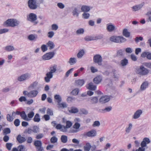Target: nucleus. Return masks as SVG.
I'll return each instance as SVG.
<instances>
[{
  "label": "nucleus",
  "instance_id": "1",
  "mask_svg": "<svg viewBox=\"0 0 151 151\" xmlns=\"http://www.w3.org/2000/svg\"><path fill=\"white\" fill-rule=\"evenodd\" d=\"M19 24V21L17 20L14 19H7L5 21L4 24L7 26L14 27L17 26Z\"/></svg>",
  "mask_w": 151,
  "mask_h": 151
},
{
  "label": "nucleus",
  "instance_id": "2",
  "mask_svg": "<svg viewBox=\"0 0 151 151\" xmlns=\"http://www.w3.org/2000/svg\"><path fill=\"white\" fill-rule=\"evenodd\" d=\"M110 40L111 42L118 43H123L126 41V39L123 37L115 36H111Z\"/></svg>",
  "mask_w": 151,
  "mask_h": 151
},
{
  "label": "nucleus",
  "instance_id": "3",
  "mask_svg": "<svg viewBox=\"0 0 151 151\" xmlns=\"http://www.w3.org/2000/svg\"><path fill=\"white\" fill-rule=\"evenodd\" d=\"M136 73L141 75H146L149 73V70L142 65L140 66L139 68L137 69Z\"/></svg>",
  "mask_w": 151,
  "mask_h": 151
},
{
  "label": "nucleus",
  "instance_id": "4",
  "mask_svg": "<svg viewBox=\"0 0 151 151\" xmlns=\"http://www.w3.org/2000/svg\"><path fill=\"white\" fill-rule=\"evenodd\" d=\"M27 19L28 21L34 23V25L37 24L38 22L37 21H35L37 19L36 15L33 13H31L28 15Z\"/></svg>",
  "mask_w": 151,
  "mask_h": 151
},
{
  "label": "nucleus",
  "instance_id": "5",
  "mask_svg": "<svg viewBox=\"0 0 151 151\" xmlns=\"http://www.w3.org/2000/svg\"><path fill=\"white\" fill-rule=\"evenodd\" d=\"M37 0H29L28 2V6L31 9L34 10L37 8Z\"/></svg>",
  "mask_w": 151,
  "mask_h": 151
},
{
  "label": "nucleus",
  "instance_id": "6",
  "mask_svg": "<svg viewBox=\"0 0 151 151\" xmlns=\"http://www.w3.org/2000/svg\"><path fill=\"white\" fill-rule=\"evenodd\" d=\"M30 77V74L28 73H27L23 74L19 76L17 80L19 81H23L29 79Z\"/></svg>",
  "mask_w": 151,
  "mask_h": 151
},
{
  "label": "nucleus",
  "instance_id": "7",
  "mask_svg": "<svg viewBox=\"0 0 151 151\" xmlns=\"http://www.w3.org/2000/svg\"><path fill=\"white\" fill-rule=\"evenodd\" d=\"M55 54L54 52H50L46 53L42 56V58L43 60H49L53 58Z\"/></svg>",
  "mask_w": 151,
  "mask_h": 151
},
{
  "label": "nucleus",
  "instance_id": "8",
  "mask_svg": "<svg viewBox=\"0 0 151 151\" xmlns=\"http://www.w3.org/2000/svg\"><path fill=\"white\" fill-rule=\"evenodd\" d=\"M93 60L95 63H97L99 65H101L102 58L100 55H95L93 57Z\"/></svg>",
  "mask_w": 151,
  "mask_h": 151
},
{
  "label": "nucleus",
  "instance_id": "9",
  "mask_svg": "<svg viewBox=\"0 0 151 151\" xmlns=\"http://www.w3.org/2000/svg\"><path fill=\"white\" fill-rule=\"evenodd\" d=\"M110 100V97L108 96H103L101 97L99 99V101L102 104L106 103Z\"/></svg>",
  "mask_w": 151,
  "mask_h": 151
},
{
  "label": "nucleus",
  "instance_id": "10",
  "mask_svg": "<svg viewBox=\"0 0 151 151\" xmlns=\"http://www.w3.org/2000/svg\"><path fill=\"white\" fill-rule=\"evenodd\" d=\"M106 29L109 32H112L116 29L115 26L111 23L106 24Z\"/></svg>",
  "mask_w": 151,
  "mask_h": 151
},
{
  "label": "nucleus",
  "instance_id": "11",
  "mask_svg": "<svg viewBox=\"0 0 151 151\" xmlns=\"http://www.w3.org/2000/svg\"><path fill=\"white\" fill-rule=\"evenodd\" d=\"M144 5V3L137 5H135L132 7V9L133 12H136L140 10Z\"/></svg>",
  "mask_w": 151,
  "mask_h": 151
},
{
  "label": "nucleus",
  "instance_id": "12",
  "mask_svg": "<svg viewBox=\"0 0 151 151\" xmlns=\"http://www.w3.org/2000/svg\"><path fill=\"white\" fill-rule=\"evenodd\" d=\"M142 111L141 109L137 110L134 113V114L132 116V118L134 119H136L139 118L142 114Z\"/></svg>",
  "mask_w": 151,
  "mask_h": 151
},
{
  "label": "nucleus",
  "instance_id": "13",
  "mask_svg": "<svg viewBox=\"0 0 151 151\" xmlns=\"http://www.w3.org/2000/svg\"><path fill=\"white\" fill-rule=\"evenodd\" d=\"M46 76L44 78L45 81L46 82L49 83L50 81V79L53 77V74L49 72L47 73Z\"/></svg>",
  "mask_w": 151,
  "mask_h": 151
},
{
  "label": "nucleus",
  "instance_id": "14",
  "mask_svg": "<svg viewBox=\"0 0 151 151\" xmlns=\"http://www.w3.org/2000/svg\"><path fill=\"white\" fill-rule=\"evenodd\" d=\"M150 139L147 137L144 138L141 143V146L142 147H145L147 144H148L150 142Z\"/></svg>",
  "mask_w": 151,
  "mask_h": 151
},
{
  "label": "nucleus",
  "instance_id": "15",
  "mask_svg": "<svg viewBox=\"0 0 151 151\" xmlns=\"http://www.w3.org/2000/svg\"><path fill=\"white\" fill-rule=\"evenodd\" d=\"M86 135L89 137H95L96 135V132L93 129L86 133Z\"/></svg>",
  "mask_w": 151,
  "mask_h": 151
},
{
  "label": "nucleus",
  "instance_id": "16",
  "mask_svg": "<svg viewBox=\"0 0 151 151\" xmlns=\"http://www.w3.org/2000/svg\"><path fill=\"white\" fill-rule=\"evenodd\" d=\"M112 109L111 106L106 107L105 109H101L99 110V111L102 113H105L107 112H110Z\"/></svg>",
  "mask_w": 151,
  "mask_h": 151
},
{
  "label": "nucleus",
  "instance_id": "17",
  "mask_svg": "<svg viewBox=\"0 0 151 151\" xmlns=\"http://www.w3.org/2000/svg\"><path fill=\"white\" fill-rule=\"evenodd\" d=\"M91 8V7L89 6L86 5H83L81 7V10L82 12H88L90 11Z\"/></svg>",
  "mask_w": 151,
  "mask_h": 151
},
{
  "label": "nucleus",
  "instance_id": "18",
  "mask_svg": "<svg viewBox=\"0 0 151 151\" xmlns=\"http://www.w3.org/2000/svg\"><path fill=\"white\" fill-rule=\"evenodd\" d=\"M56 128L57 129H59L60 131L63 132H66V130L65 128V126L61 125L60 124H57L56 127Z\"/></svg>",
  "mask_w": 151,
  "mask_h": 151
},
{
  "label": "nucleus",
  "instance_id": "19",
  "mask_svg": "<svg viewBox=\"0 0 151 151\" xmlns=\"http://www.w3.org/2000/svg\"><path fill=\"white\" fill-rule=\"evenodd\" d=\"M38 92L37 90H32L29 93V97L33 98L36 97L38 94Z\"/></svg>",
  "mask_w": 151,
  "mask_h": 151
},
{
  "label": "nucleus",
  "instance_id": "20",
  "mask_svg": "<svg viewBox=\"0 0 151 151\" xmlns=\"http://www.w3.org/2000/svg\"><path fill=\"white\" fill-rule=\"evenodd\" d=\"M17 139L20 143H22L24 142L26 140L25 137H22L20 134L18 135L17 137Z\"/></svg>",
  "mask_w": 151,
  "mask_h": 151
},
{
  "label": "nucleus",
  "instance_id": "21",
  "mask_svg": "<svg viewBox=\"0 0 151 151\" xmlns=\"http://www.w3.org/2000/svg\"><path fill=\"white\" fill-rule=\"evenodd\" d=\"M149 83L147 81H145L143 83L141 84L140 89L141 91H144L148 87Z\"/></svg>",
  "mask_w": 151,
  "mask_h": 151
},
{
  "label": "nucleus",
  "instance_id": "22",
  "mask_svg": "<svg viewBox=\"0 0 151 151\" xmlns=\"http://www.w3.org/2000/svg\"><path fill=\"white\" fill-rule=\"evenodd\" d=\"M85 51L83 49H80L77 55V57L78 58H81L85 54Z\"/></svg>",
  "mask_w": 151,
  "mask_h": 151
},
{
  "label": "nucleus",
  "instance_id": "23",
  "mask_svg": "<svg viewBox=\"0 0 151 151\" xmlns=\"http://www.w3.org/2000/svg\"><path fill=\"white\" fill-rule=\"evenodd\" d=\"M102 80V77L100 76H97L93 79L94 82L96 84L99 83Z\"/></svg>",
  "mask_w": 151,
  "mask_h": 151
},
{
  "label": "nucleus",
  "instance_id": "24",
  "mask_svg": "<svg viewBox=\"0 0 151 151\" xmlns=\"http://www.w3.org/2000/svg\"><path fill=\"white\" fill-rule=\"evenodd\" d=\"M112 72L114 75L113 78L115 80H118L119 76L118 71L115 69H113L112 71Z\"/></svg>",
  "mask_w": 151,
  "mask_h": 151
},
{
  "label": "nucleus",
  "instance_id": "25",
  "mask_svg": "<svg viewBox=\"0 0 151 151\" xmlns=\"http://www.w3.org/2000/svg\"><path fill=\"white\" fill-rule=\"evenodd\" d=\"M76 83L78 86H82L84 83L85 81L83 79H78L76 81Z\"/></svg>",
  "mask_w": 151,
  "mask_h": 151
},
{
  "label": "nucleus",
  "instance_id": "26",
  "mask_svg": "<svg viewBox=\"0 0 151 151\" xmlns=\"http://www.w3.org/2000/svg\"><path fill=\"white\" fill-rule=\"evenodd\" d=\"M47 45L50 50L53 49L55 46L54 42L51 41H49L47 43Z\"/></svg>",
  "mask_w": 151,
  "mask_h": 151
},
{
  "label": "nucleus",
  "instance_id": "27",
  "mask_svg": "<svg viewBox=\"0 0 151 151\" xmlns=\"http://www.w3.org/2000/svg\"><path fill=\"white\" fill-rule=\"evenodd\" d=\"M57 66L56 65L54 64L51 65L50 67V71L49 72L53 74L55 73L57 70Z\"/></svg>",
  "mask_w": 151,
  "mask_h": 151
},
{
  "label": "nucleus",
  "instance_id": "28",
  "mask_svg": "<svg viewBox=\"0 0 151 151\" xmlns=\"http://www.w3.org/2000/svg\"><path fill=\"white\" fill-rule=\"evenodd\" d=\"M37 84L38 83L36 81L33 82L28 87V89L31 90L32 89H34L37 86Z\"/></svg>",
  "mask_w": 151,
  "mask_h": 151
},
{
  "label": "nucleus",
  "instance_id": "29",
  "mask_svg": "<svg viewBox=\"0 0 151 151\" xmlns=\"http://www.w3.org/2000/svg\"><path fill=\"white\" fill-rule=\"evenodd\" d=\"M128 63V61L126 58H124L122 60L120 61V65L122 66H124L127 65Z\"/></svg>",
  "mask_w": 151,
  "mask_h": 151
},
{
  "label": "nucleus",
  "instance_id": "30",
  "mask_svg": "<svg viewBox=\"0 0 151 151\" xmlns=\"http://www.w3.org/2000/svg\"><path fill=\"white\" fill-rule=\"evenodd\" d=\"M96 86L94 85L92 83H89L88 86V89L94 91L96 89Z\"/></svg>",
  "mask_w": 151,
  "mask_h": 151
},
{
  "label": "nucleus",
  "instance_id": "31",
  "mask_svg": "<svg viewBox=\"0 0 151 151\" xmlns=\"http://www.w3.org/2000/svg\"><path fill=\"white\" fill-rule=\"evenodd\" d=\"M132 126L133 125L132 123H130L129 124L128 126L126 127L125 129V132L127 133H129L130 132Z\"/></svg>",
  "mask_w": 151,
  "mask_h": 151
},
{
  "label": "nucleus",
  "instance_id": "32",
  "mask_svg": "<svg viewBox=\"0 0 151 151\" xmlns=\"http://www.w3.org/2000/svg\"><path fill=\"white\" fill-rule=\"evenodd\" d=\"M78 109L75 107H72L70 108V109L69 110V112L72 113H76L78 111Z\"/></svg>",
  "mask_w": 151,
  "mask_h": 151
},
{
  "label": "nucleus",
  "instance_id": "33",
  "mask_svg": "<svg viewBox=\"0 0 151 151\" xmlns=\"http://www.w3.org/2000/svg\"><path fill=\"white\" fill-rule=\"evenodd\" d=\"M20 116L24 120L26 121H27V120H28L27 116L24 111H21Z\"/></svg>",
  "mask_w": 151,
  "mask_h": 151
},
{
  "label": "nucleus",
  "instance_id": "34",
  "mask_svg": "<svg viewBox=\"0 0 151 151\" xmlns=\"http://www.w3.org/2000/svg\"><path fill=\"white\" fill-rule=\"evenodd\" d=\"M77 59L75 58H70L68 61V63L70 65H72L76 63Z\"/></svg>",
  "mask_w": 151,
  "mask_h": 151
},
{
  "label": "nucleus",
  "instance_id": "35",
  "mask_svg": "<svg viewBox=\"0 0 151 151\" xmlns=\"http://www.w3.org/2000/svg\"><path fill=\"white\" fill-rule=\"evenodd\" d=\"M130 32L128 31L127 29H125L123 31V35L126 37H128L130 36Z\"/></svg>",
  "mask_w": 151,
  "mask_h": 151
},
{
  "label": "nucleus",
  "instance_id": "36",
  "mask_svg": "<svg viewBox=\"0 0 151 151\" xmlns=\"http://www.w3.org/2000/svg\"><path fill=\"white\" fill-rule=\"evenodd\" d=\"M14 50V47L12 45H8L4 47V50L7 51H11Z\"/></svg>",
  "mask_w": 151,
  "mask_h": 151
},
{
  "label": "nucleus",
  "instance_id": "37",
  "mask_svg": "<svg viewBox=\"0 0 151 151\" xmlns=\"http://www.w3.org/2000/svg\"><path fill=\"white\" fill-rule=\"evenodd\" d=\"M34 113L33 111L30 112L27 114V118L28 120L27 121H29L31 120L34 115Z\"/></svg>",
  "mask_w": 151,
  "mask_h": 151
},
{
  "label": "nucleus",
  "instance_id": "38",
  "mask_svg": "<svg viewBox=\"0 0 151 151\" xmlns=\"http://www.w3.org/2000/svg\"><path fill=\"white\" fill-rule=\"evenodd\" d=\"M37 38V35L35 34H31L28 36V39L31 41L34 40Z\"/></svg>",
  "mask_w": 151,
  "mask_h": 151
},
{
  "label": "nucleus",
  "instance_id": "39",
  "mask_svg": "<svg viewBox=\"0 0 151 151\" xmlns=\"http://www.w3.org/2000/svg\"><path fill=\"white\" fill-rule=\"evenodd\" d=\"M32 130L33 132L34 133H38L40 132V128L39 127L37 126H34L32 127Z\"/></svg>",
  "mask_w": 151,
  "mask_h": 151
},
{
  "label": "nucleus",
  "instance_id": "40",
  "mask_svg": "<svg viewBox=\"0 0 151 151\" xmlns=\"http://www.w3.org/2000/svg\"><path fill=\"white\" fill-rule=\"evenodd\" d=\"M91 147V145L89 143H87L84 147V151H89Z\"/></svg>",
  "mask_w": 151,
  "mask_h": 151
},
{
  "label": "nucleus",
  "instance_id": "41",
  "mask_svg": "<svg viewBox=\"0 0 151 151\" xmlns=\"http://www.w3.org/2000/svg\"><path fill=\"white\" fill-rule=\"evenodd\" d=\"M34 121L35 122H38L40 120V118L39 115L37 113L35 115L33 119Z\"/></svg>",
  "mask_w": 151,
  "mask_h": 151
},
{
  "label": "nucleus",
  "instance_id": "42",
  "mask_svg": "<svg viewBox=\"0 0 151 151\" xmlns=\"http://www.w3.org/2000/svg\"><path fill=\"white\" fill-rule=\"evenodd\" d=\"M54 99L57 100L58 104L62 101V98L59 95H56L54 96Z\"/></svg>",
  "mask_w": 151,
  "mask_h": 151
},
{
  "label": "nucleus",
  "instance_id": "43",
  "mask_svg": "<svg viewBox=\"0 0 151 151\" xmlns=\"http://www.w3.org/2000/svg\"><path fill=\"white\" fill-rule=\"evenodd\" d=\"M66 125L65 126V128L66 129V132L67 131V129L70 128L72 125V122L69 121H67L66 122Z\"/></svg>",
  "mask_w": 151,
  "mask_h": 151
},
{
  "label": "nucleus",
  "instance_id": "44",
  "mask_svg": "<svg viewBox=\"0 0 151 151\" xmlns=\"http://www.w3.org/2000/svg\"><path fill=\"white\" fill-rule=\"evenodd\" d=\"M61 140L63 143H65L67 142L68 137L66 136L63 135L61 136Z\"/></svg>",
  "mask_w": 151,
  "mask_h": 151
},
{
  "label": "nucleus",
  "instance_id": "45",
  "mask_svg": "<svg viewBox=\"0 0 151 151\" xmlns=\"http://www.w3.org/2000/svg\"><path fill=\"white\" fill-rule=\"evenodd\" d=\"M91 102L93 104H96L98 102V99L97 97H91Z\"/></svg>",
  "mask_w": 151,
  "mask_h": 151
},
{
  "label": "nucleus",
  "instance_id": "46",
  "mask_svg": "<svg viewBox=\"0 0 151 151\" xmlns=\"http://www.w3.org/2000/svg\"><path fill=\"white\" fill-rule=\"evenodd\" d=\"M83 18L84 19H88L90 16V14L88 12H84L82 14Z\"/></svg>",
  "mask_w": 151,
  "mask_h": 151
},
{
  "label": "nucleus",
  "instance_id": "47",
  "mask_svg": "<svg viewBox=\"0 0 151 151\" xmlns=\"http://www.w3.org/2000/svg\"><path fill=\"white\" fill-rule=\"evenodd\" d=\"M73 15L74 16H76L77 17H78L79 15V13L78 11L77 8H75L72 12Z\"/></svg>",
  "mask_w": 151,
  "mask_h": 151
},
{
  "label": "nucleus",
  "instance_id": "48",
  "mask_svg": "<svg viewBox=\"0 0 151 151\" xmlns=\"http://www.w3.org/2000/svg\"><path fill=\"white\" fill-rule=\"evenodd\" d=\"M3 132L4 135H6L10 133L11 130L9 128H6L4 129Z\"/></svg>",
  "mask_w": 151,
  "mask_h": 151
},
{
  "label": "nucleus",
  "instance_id": "49",
  "mask_svg": "<svg viewBox=\"0 0 151 151\" xmlns=\"http://www.w3.org/2000/svg\"><path fill=\"white\" fill-rule=\"evenodd\" d=\"M34 145L37 147L42 146V143L40 141L36 140L34 142Z\"/></svg>",
  "mask_w": 151,
  "mask_h": 151
},
{
  "label": "nucleus",
  "instance_id": "50",
  "mask_svg": "<svg viewBox=\"0 0 151 151\" xmlns=\"http://www.w3.org/2000/svg\"><path fill=\"white\" fill-rule=\"evenodd\" d=\"M84 29L83 28H81L78 29L76 31V33L77 35L83 34L84 33Z\"/></svg>",
  "mask_w": 151,
  "mask_h": 151
},
{
  "label": "nucleus",
  "instance_id": "51",
  "mask_svg": "<svg viewBox=\"0 0 151 151\" xmlns=\"http://www.w3.org/2000/svg\"><path fill=\"white\" fill-rule=\"evenodd\" d=\"M79 91V89L78 88H76L72 91L71 92V93L72 95H76L78 94Z\"/></svg>",
  "mask_w": 151,
  "mask_h": 151
},
{
  "label": "nucleus",
  "instance_id": "52",
  "mask_svg": "<svg viewBox=\"0 0 151 151\" xmlns=\"http://www.w3.org/2000/svg\"><path fill=\"white\" fill-rule=\"evenodd\" d=\"M59 108H66L67 106V105L65 102H63L62 103H59L58 104Z\"/></svg>",
  "mask_w": 151,
  "mask_h": 151
},
{
  "label": "nucleus",
  "instance_id": "53",
  "mask_svg": "<svg viewBox=\"0 0 151 151\" xmlns=\"http://www.w3.org/2000/svg\"><path fill=\"white\" fill-rule=\"evenodd\" d=\"M58 28V25L56 24H53L51 25V29L52 30L56 31Z\"/></svg>",
  "mask_w": 151,
  "mask_h": 151
},
{
  "label": "nucleus",
  "instance_id": "54",
  "mask_svg": "<svg viewBox=\"0 0 151 151\" xmlns=\"http://www.w3.org/2000/svg\"><path fill=\"white\" fill-rule=\"evenodd\" d=\"M80 114H88V111L84 109H81L80 110Z\"/></svg>",
  "mask_w": 151,
  "mask_h": 151
},
{
  "label": "nucleus",
  "instance_id": "55",
  "mask_svg": "<svg viewBox=\"0 0 151 151\" xmlns=\"http://www.w3.org/2000/svg\"><path fill=\"white\" fill-rule=\"evenodd\" d=\"M58 141V138L55 136L52 137L50 139V141L52 143H55L56 142Z\"/></svg>",
  "mask_w": 151,
  "mask_h": 151
},
{
  "label": "nucleus",
  "instance_id": "56",
  "mask_svg": "<svg viewBox=\"0 0 151 151\" xmlns=\"http://www.w3.org/2000/svg\"><path fill=\"white\" fill-rule=\"evenodd\" d=\"M18 151H24L25 150L24 147L22 145H19L17 147Z\"/></svg>",
  "mask_w": 151,
  "mask_h": 151
},
{
  "label": "nucleus",
  "instance_id": "57",
  "mask_svg": "<svg viewBox=\"0 0 151 151\" xmlns=\"http://www.w3.org/2000/svg\"><path fill=\"white\" fill-rule=\"evenodd\" d=\"M124 51V49H120L118 50L117 52L118 55L122 56L123 55V53Z\"/></svg>",
  "mask_w": 151,
  "mask_h": 151
},
{
  "label": "nucleus",
  "instance_id": "58",
  "mask_svg": "<svg viewBox=\"0 0 151 151\" xmlns=\"http://www.w3.org/2000/svg\"><path fill=\"white\" fill-rule=\"evenodd\" d=\"M54 32L52 31H50L48 33V37L50 38H52L54 35Z\"/></svg>",
  "mask_w": 151,
  "mask_h": 151
},
{
  "label": "nucleus",
  "instance_id": "59",
  "mask_svg": "<svg viewBox=\"0 0 151 151\" xmlns=\"http://www.w3.org/2000/svg\"><path fill=\"white\" fill-rule=\"evenodd\" d=\"M6 118L7 120L10 122H12L14 119L13 117L9 114L7 115Z\"/></svg>",
  "mask_w": 151,
  "mask_h": 151
},
{
  "label": "nucleus",
  "instance_id": "60",
  "mask_svg": "<svg viewBox=\"0 0 151 151\" xmlns=\"http://www.w3.org/2000/svg\"><path fill=\"white\" fill-rule=\"evenodd\" d=\"M144 65L145 67L151 69V62L145 63Z\"/></svg>",
  "mask_w": 151,
  "mask_h": 151
},
{
  "label": "nucleus",
  "instance_id": "61",
  "mask_svg": "<svg viewBox=\"0 0 151 151\" xmlns=\"http://www.w3.org/2000/svg\"><path fill=\"white\" fill-rule=\"evenodd\" d=\"M80 124L78 122H76L73 126V128L74 129H78L80 127Z\"/></svg>",
  "mask_w": 151,
  "mask_h": 151
},
{
  "label": "nucleus",
  "instance_id": "62",
  "mask_svg": "<svg viewBox=\"0 0 151 151\" xmlns=\"http://www.w3.org/2000/svg\"><path fill=\"white\" fill-rule=\"evenodd\" d=\"M13 145L12 143H7L6 144V147L8 150H10Z\"/></svg>",
  "mask_w": 151,
  "mask_h": 151
},
{
  "label": "nucleus",
  "instance_id": "63",
  "mask_svg": "<svg viewBox=\"0 0 151 151\" xmlns=\"http://www.w3.org/2000/svg\"><path fill=\"white\" fill-rule=\"evenodd\" d=\"M100 123L99 121H96L94 122L92 126L93 127H98L100 125Z\"/></svg>",
  "mask_w": 151,
  "mask_h": 151
},
{
  "label": "nucleus",
  "instance_id": "64",
  "mask_svg": "<svg viewBox=\"0 0 151 151\" xmlns=\"http://www.w3.org/2000/svg\"><path fill=\"white\" fill-rule=\"evenodd\" d=\"M20 123V120L18 119H16L14 122V124L15 125L16 127L18 126L19 125Z\"/></svg>",
  "mask_w": 151,
  "mask_h": 151
}]
</instances>
